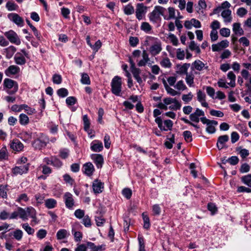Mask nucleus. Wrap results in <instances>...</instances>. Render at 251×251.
<instances>
[{"instance_id": "052dcab7", "label": "nucleus", "mask_w": 251, "mask_h": 251, "mask_svg": "<svg viewBox=\"0 0 251 251\" xmlns=\"http://www.w3.org/2000/svg\"><path fill=\"white\" fill-rule=\"evenodd\" d=\"M193 96L192 93L189 92L188 94L183 95L182 100L185 102H188L192 100Z\"/></svg>"}, {"instance_id": "5fc2aeb1", "label": "nucleus", "mask_w": 251, "mask_h": 251, "mask_svg": "<svg viewBox=\"0 0 251 251\" xmlns=\"http://www.w3.org/2000/svg\"><path fill=\"white\" fill-rule=\"evenodd\" d=\"M51 165L56 168H60L62 165L60 160L55 156L52 157V163Z\"/></svg>"}, {"instance_id": "79ce46f5", "label": "nucleus", "mask_w": 251, "mask_h": 251, "mask_svg": "<svg viewBox=\"0 0 251 251\" xmlns=\"http://www.w3.org/2000/svg\"><path fill=\"white\" fill-rule=\"evenodd\" d=\"M6 7L9 11H13L16 10L18 6L13 1H8L6 4Z\"/></svg>"}, {"instance_id": "0eeeda50", "label": "nucleus", "mask_w": 251, "mask_h": 251, "mask_svg": "<svg viewBox=\"0 0 251 251\" xmlns=\"http://www.w3.org/2000/svg\"><path fill=\"white\" fill-rule=\"evenodd\" d=\"M47 140L42 139L41 138H37L32 143V146L35 150H41L43 148H45L47 145Z\"/></svg>"}, {"instance_id": "f03ea898", "label": "nucleus", "mask_w": 251, "mask_h": 251, "mask_svg": "<svg viewBox=\"0 0 251 251\" xmlns=\"http://www.w3.org/2000/svg\"><path fill=\"white\" fill-rule=\"evenodd\" d=\"M122 78L116 75L113 77L111 82V92L116 96H121L122 94Z\"/></svg>"}, {"instance_id": "72a5a7b5", "label": "nucleus", "mask_w": 251, "mask_h": 251, "mask_svg": "<svg viewBox=\"0 0 251 251\" xmlns=\"http://www.w3.org/2000/svg\"><path fill=\"white\" fill-rule=\"evenodd\" d=\"M241 180L243 183L251 187V175L249 174L242 176Z\"/></svg>"}, {"instance_id": "c9c22d12", "label": "nucleus", "mask_w": 251, "mask_h": 251, "mask_svg": "<svg viewBox=\"0 0 251 251\" xmlns=\"http://www.w3.org/2000/svg\"><path fill=\"white\" fill-rule=\"evenodd\" d=\"M10 234L13 235L14 238L17 240L20 241L23 237V232L20 229H16L13 233H10Z\"/></svg>"}, {"instance_id": "b1692460", "label": "nucleus", "mask_w": 251, "mask_h": 251, "mask_svg": "<svg viewBox=\"0 0 251 251\" xmlns=\"http://www.w3.org/2000/svg\"><path fill=\"white\" fill-rule=\"evenodd\" d=\"M16 48L13 46H10L5 49L4 51L6 57L8 59L11 58L16 51Z\"/></svg>"}, {"instance_id": "412c9836", "label": "nucleus", "mask_w": 251, "mask_h": 251, "mask_svg": "<svg viewBox=\"0 0 251 251\" xmlns=\"http://www.w3.org/2000/svg\"><path fill=\"white\" fill-rule=\"evenodd\" d=\"M225 9H224V8L221 7V6H219L216 8L214 9L213 14L219 15L221 13V16H231V10Z\"/></svg>"}, {"instance_id": "680f3d73", "label": "nucleus", "mask_w": 251, "mask_h": 251, "mask_svg": "<svg viewBox=\"0 0 251 251\" xmlns=\"http://www.w3.org/2000/svg\"><path fill=\"white\" fill-rule=\"evenodd\" d=\"M84 211L80 209L76 210L75 212V216L78 219H81L83 218L84 215Z\"/></svg>"}, {"instance_id": "de8ad7c7", "label": "nucleus", "mask_w": 251, "mask_h": 251, "mask_svg": "<svg viewBox=\"0 0 251 251\" xmlns=\"http://www.w3.org/2000/svg\"><path fill=\"white\" fill-rule=\"evenodd\" d=\"M183 135L184 139L187 142H190L192 141V133L190 131L186 130L183 132Z\"/></svg>"}, {"instance_id": "a18cd8bd", "label": "nucleus", "mask_w": 251, "mask_h": 251, "mask_svg": "<svg viewBox=\"0 0 251 251\" xmlns=\"http://www.w3.org/2000/svg\"><path fill=\"white\" fill-rule=\"evenodd\" d=\"M26 22L27 24L29 25L30 27L32 29L34 35L36 37V38L40 40V35L38 33L37 29L35 28V27H34L33 25H32L31 24L30 21L28 19L26 20Z\"/></svg>"}, {"instance_id": "9d476101", "label": "nucleus", "mask_w": 251, "mask_h": 251, "mask_svg": "<svg viewBox=\"0 0 251 251\" xmlns=\"http://www.w3.org/2000/svg\"><path fill=\"white\" fill-rule=\"evenodd\" d=\"M93 189L95 194H99L102 192L104 184L98 179H95L93 182Z\"/></svg>"}, {"instance_id": "338daca9", "label": "nucleus", "mask_w": 251, "mask_h": 251, "mask_svg": "<svg viewBox=\"0 0 251 251\" xmlns=\"http://www.w3.org/2000/svg\"><path fill=\"white\" fill-rule=\"evenodd\" d=\"M47 232L45 229H41L38 230L37 233V236L40 239H42L47 235Z\"/></svg>"}, {"instance_id": "f257e3e1", "label": "nucleus", "mask_w": 251, "mask_h": 251, "mask_svg": "<svg viewBox=\"0 0 251 251\" xmlns=\"http://www.w3.org/2000/svg\"><path fill=\"white\" fill-rule=\"evenodd\" d=\"M3 85L4 90L9 95L14 94L18 90L17 82L10 78H6L4 79Z\"/></svg>"}, {"instance_id": "4d7b16f0", "label": "nucleus", "mask_w": 251, "mask_h": 251, "mask_svg": "<svg viewBox=\"0 0 251 251\" xmlns=\"http://www.w3.org/2000/svg\"><path fill=\"white\" fill-rule=\"evenodd\" d=\"M62 77L58 74H54L52 76V81L54 84H59L62 82Z\"/></svg>"}, {"instance_id": "bf43d9fd", "label": "nucleus", "mask_w": 251, "mask_h": 251, "mask_svg": "<svg viewBox=\"0 0 251 251\" xmlns=\"http://www.w3.org/2000/svg\"><path fill=\"white\" fill-rule=\"evenodd\" d=\"M122 194L127 199H129L132 195V191L129 188H125L122 191Z\"/></svg>"}, {"instance_id": "603ef678", "label": "nucleus", "mask_w": 251, "mask_h": 251, "mask_svg": "<svg viewBox=\"0 0 251 251\" xmlns=\"http://www.w3.org/2000/svg\"><path fill=\"white\" fill-rule=\"evenodd\" d=\"M232 165H235L239 162V158L236 156H232L226 160Z\"/></svg>"}, {"instance_id": "20e7f679", "label": "nucleus", "mask_w": 251, "mask_h": 251, "mask_svg": "<svg viewBox=\"0 0 251 251\" xmlns=\"http://www.w3.org/2000/svg\"><path fill=\"white\" fill-rule=\"evenodd\" d=\"M5 36L9 40V41L17 45L21 44V41L17 34L13 30H9L4 33Z\"/></svg>"}, {"instance_id": "2f4dec72", "label": "nucleus", "mask_w": 251, "mask_h": 251, "mask_svg": "<svg viewBox=\"0 0 251 251\" xmlns=\"http://www.w3.org/2000/svg\"><path fill=\"white\" fill-rule=\"evenodd\" d=\"M227 78L231 80L230 83L228 84L232 87L235 86V78L236 76L235 74L232 72L230 71L227 74Z\"/></svg>"}, {"instance_id": "3c124183", "label": "nucleus", "mask_w": 251, "mask_h": 251, "mask_svg": "<svg viewBox=\"0 0 251 251\" xmlns=\"http://www.w3.org/2000/svg\"><path fill=\"white\" fill-rule=\"evenodd\" d=\"M161 65L164 68H170L171 67L172 64L170 61V59L168 58H164L160 62Z\"/></svg>"}, {"instance_id": "f3484780", "label": "nucleus", "mask_w": 251, "mask_h": 251, "mask_svg": "<svg viewBox=\"0 0 251 251\" xmlns=\"http://www.w3.org/2000/svg\"><path fill=\"white\" fill-rule=\"evenodd\" d=\"M83 169L84 173L88 176H91L94 171V166L90 162L86 163L84 164Z\"/></svg>"}, {"instance_id": "37998d69", "label": "nucleus", "mask_w": 251, "mask_h": 251, "mask_svg": "<svg viewBox=\"0 0 251 251\" xmlns=\"http://www.w3.org/2000/svg\"><path fill=\"white\" fill-rule=\"evenodd\" d=\"M172 104L169 107V108L173 110H177L181 108V103L176 99Z\"/></svg>"}, {"instance_id": "393cba45", "label": "nucleus", "mask_w": 251, "mask_h": 251, "mask_svg": "<svg viewBox=\"0 0 251 251\" xmlns=\"http://www.w3.org/2000/svg\"><path fill=\"white\" fill-rule=\"evenodd\" d=\"M15 63L20 65H24L26 63V60L24 56H22L20 53H17L14 56Z\"/></svg>"}, {"instance_id": "c756f323", "label": "nucleus", "mask_w": 251, "mask_h": 251, "mask_svg": "<svg viewBox=\"0 0 251 251\" xmlns=\"http://www.w3.org/2000/svg\"><path fill=\"white\" fill-rule=\"evenodd\" d=\"M162 48L161 45L156 44L152 45L150 48V52L153 55H156L158 54L161 50Z\"/></svg>"}, {"instance_id": "f704fd0d", "label": "nucleus", "mask_w": 251, "mask_h": 251, "mask_svg": "<svg viewBox=\"0 0 251 251\" xmlns=\"http://www.w3.org/2000/svg\"><path fill=\"white\" fill-rule=\"evenodd\" d=\"M19 122L22 125H26L29 123V118L25 114H21L19 116Z\"/></svg>"}, {"instance_id": "e433bc0d", "label": "nucleus", "mask_w": 251, "mask_h": 251, "mask_svg": "<svg viewBox=\"0 0 251 251\" xmlns=\"http://www.w3.org/2000/svg\"><path fill=\"white\" fill-rule=\"evenodd\" d=\"M67 234V230L64 229H61L57 231L56 233V237L58 239L61 240L66 238Z\"/></svg>"}, {"instance_id": "6e6d98bb", "label": "nucleus", "mask_w": 251, "mask_h": 251, "mask_svg": "<svg viewBox=\"0 0 251 251\" xmlns=\"http://www.w3.org/2000/svg\"><path fill=\"white\" fill-rule=\"evenodd\" d=\"M77 101L75 97H69L66 100V102L68 105H74Z\"/></svg>"}, {"instance_id": "7c9ffc66", "label": "nucleus", "mask_w": 251, "mask_h": 251, "mask_svg": "<svg viewBox=\"0 0 251 251\" xmlns=\"http://www.w3.org/2000/svg\"><path fill=\"white\" fill-rule=\"evenodd\" d=\"M10 21L14 22L18 26H23L24 24V19L22 17H9Z\"/></svg>"}, {"instance_id": "c03bdc74", "label": "nucleus", "mask_w": 251, "mask_h": 251, "mask_svg": "<svg viewBox=\"0 0 251 251\" xmlns=\"http://www.w3.org/2000/svg\"><path fill=\"white\" fill-rule=\"evenodd\" d=\"M68 91L67 89L62 88L58 89L57 91V95L62 98H64L68 95Z\"/></svg>"}, {"instance_id": "cd10ccee", "label": "nucleus", "mask_w": 251, "mask_h": 251, "mask_svg": "<svg viewBox=\"0 0 251 251\" xmlns=\"http://www.w3.org/2000/svg\"><path fill=\"white\" fill-rule=\"evenodd\" d=\"M166 9L160 6H156L151 12V16H162Z\"/></svg>"}, {"instance_id": "49530a36", "label": "nucleus", "mask_w": 251, "mask_h": 251, "mask_svg": "<svg viewBox=\"0 0 251 251\" xmlns=\"http://www.w3.org/2000/svg\"><path fill=\"white\" fill-rule=\"evenodd\" d=\"M23 228L26 231V232L29 235H32L34 232V229L31 228L27 223H25L22 225Z\"/></svg>"}, {"instance_id": "864d4df0", "label": "nucleus", "mask_w": 251, "mask_h": 251, "mask_svg": "<svg viewBox=\"0 0 251 251\" xmlns=\"http://www.w3.org/2000/svg\"><path fill=\"white\" fill-rule=\"evenodd\" d=\"M210 114L213 116H216L218 117H223L224 115V113L219 110H216L212 109L209 112Z\"/></svg>"}, {"instance_id": "13d9d810", "label": "nucleus", "mask_w": 251, "mask_h": 251, "mask_svg": "<svg viewBox=\"0 0 251 251\" xmlns=\"http://www.w3.org/2000/svg\"><path fill=\"white\" fill-rule=\"evenodd\" d=\"M194 77L193 75H188V74L186 75V78H185L186 81V83H187V84L190 87H191L192 86V84L194 83Z\"/></svg>"}, {"instance_id": "c85d7f7f", "label": "nucleus", "mask_w": 251, "mask_h": 251, "mask_svg": "<svg viewBox=\"0 0 251 251\" xmlns=\"http://www.w3.org/2000/svg\"><path fill=\"white\" fill-rule=\"evenodd\" d=\"M190 67V64L185 63L182 66H178V71H177V73L180 75H187V70L189 67Z\"/></svg>"}, {"instance_id": "dca6fc26", "label": "nucleus", "mask_w": 251, "mask_h": 251, "mask_svg": "<svg viewBox=\"0 0 251 251\" xmlns=\"http://www.w3.org/2000/svg\"><path fill=\"white\" fill-rule=\"evenodd\" d=\"M91 158L94 160L97 167L99 168L102 167L103 163V158L101 154H95L91 155Z\"/></svg>"}, {"instance_id": "774afa93", "label": "nucleus", "mask_w": 251, "mask_h": 251, "mask_svg": "<svg viewBox=\"0 0 251 251\" xmlns=\"http://www.w3.org/2000/svg\"><path fill=\"white\" fill-rule=\"evenodd\" d=\"M206 98V95L204 93L202 92L201 90H199L197 92V99L200 102L201 101H203L205 100Z\"/></svg>"}, {"instance_id": "9b49d317", "label": "nucleus", "mask_w": 251, "mask_h": 251, "mask_svg": "<svg viewBox=\"0 0 251 251\" xmlns=\"http://www.w3.org/2000/svg\"><path fill=\"white\" fill-rule=\"evenodd\" d=\"M66 206L68 208H72L74 205V200L73 195L70 193H66L64 196Z\"/></svg>"}, {"instance_id": "a211bd4d", "label": "nucleus", "mask_w": 251, "mask_h": 251, "mask_svg": "<svg viewBox=\"0 0 251 251\" xmlns=\"http://www.w3.org/2000/svg\"><path fill=\"white\" fill-rule=\"evenodd\" d=\"M148 7L143 3H138L136 8V16L145 15L147 12Z\"/></svg>"}, {"instance_id": "69168bd1", "label": "nucleus", "mask_w": 251, "mask_h": 251, "mask_svg": "<svg viewBox=\"0 0 251 251\" xmlns=\"http://www.w3.org/2000/svg\"><path fill=\"white\" fill-rule=\"evenodd\" d=\"M230 29L227 28H222L220 30V34L223 37H228L230 35Z\"/></svg>"}, {"instance_id": "8fccbe9b", "label": "nucleus", "mask_w": 251, "mask_h": 251, "mask_svg": "<svg viewBox=\"0 0 251 251\" xmlns=\"http://www.w3.org/2000/svg\"><path fill=\"white\" fill-rule=\"evenodd\" d=\"M82 223L85 227H89L91 226V219L88 215H86L83 217Z\"/></svg>"}, {"instance_id": "2eb2a0df", "label": "nucleus", "mask_w": 251, "mask_h": 251, "mask_svg": "<svg viewBox=\"0 0 251 251\" xmlns=\"http://www.w3.org/2000/svg\"><path fill=\"white\" fill-rule=\"evenodd\" d=\"M16 212L17 213L18 217L22 219L24 221L28 219L27 207L25 209H24L22 207H18Z\"/></svg>"}, {"instance_id": "58836bf2", "label": "nucleus", "mask_w": 251, "mask_h": 251, "mask_svg": "<svg viewBox=\"0 0 251 251\" xmlns=\"http://www.w3.org/2000/svg\"><path fill=\"white\" fill-rule=\"evenodd\" d=\"M142 217L144 221V227L148 229L150 227V219L144 213L142 214Z\"/></svg>"}, {"instance_id": "1a4fd4ad", "label": "nucleus", "mask_w": 251, "mask_h": 251, "mask_svg": "<svg viewBox=\"0 0 251 251\" xmlns=\"http://www.w3.org/2000/svg\"><path fill=\"white\" fill-rule=\"evenodd\" d=\"M20 71V69L18 66L11 65L5 70L4 73L6 76L10 77L12 75L18 74Z\"/></svg>"}, {"instance_id": "5701e85b", "label": "nucleus", "mask_w": 251, "mask_h": 251, "mask_svg": "<svg viewBox=\"0 0 251 251\" xmlns=\"http://www.w3.org/2000/svg\"><path fill=\"white\" fill-rule=\"evenodd\" d=\"M193 65L194 66L195 69L198 71H201L203 69L208 70V66H206L205 64H204L200 60H195L193 63Z\"/></svg>"}, {"instance_id": "4be33fe9", "label": "nucleus", "mask_w": 251, "mask_h": 251, "mask_svg": "<svg viewBox=\"0 0 251 251\" xmlns=\"http://www.w3.org/2000/svg\"><path fill=\"white\" fill-rule=\"evenodd\" d=\"M142 59L141 60H140L137 63V65L139 67L145 66L146 65V64L150 61L149 54L145 50H143L142 54Z\"/></svg>"}, {"instance_id": "4c0bfd02", "label": "nucleus", "mask_w": 251, "mask_h": 251, "mask_svg": "<svg viewBox=\"0 0 251 251\" xmlns=\"http://www.w3.org/2000/svg\"><path fill=\"white\" fill-rule=\"evenodd\" d=\"M81 82L83 84H90V79L89 75L86 73H82L81 74Z\"/></svg>"}, {"instance_id": "6e6552de", "label": "nucleus", "mask_w": 251, "mask_h": 251, "mask_svg": "<svg viewBox=\"0 0 251 251\" xmlns=\"http://www.w3.org/2000/svg\"><path fill=\"white\" fill-rule=\"evenodd\" d=\"M29 165L28 164H26L24 165H21L19 166H16L12 170V172L14 174L21 175H22L23 174L26 173L28 171Z\"/></svg>"}, {"instance_id": "39448f33", "label": "nucleus", "mask_w": 251, "mask_h": 251, "mask_svg": "<svg viewBox=\"0 0 251 251\" xmlns=\"http://www.w3.org/2000/svg\"><path fill=\"white\" fill-rule=\"evenodd\" d=\"M22 109H24L29 115H31L35 112V109H32L26 104H22L20 105L15 104L11 107L12 110L14 112H20L22 110Z\"/></svg>"}, {"instance_id": "a878e982", "label": "nucleus", "mask_w": 251, "mask_h": 251, "mask_svg": "<svg viewBox=\"0 0 251 251\" xmlns=\"http://www.w3.org/2000/svg\"><path fill=\"white\" fill-rule=\"evenodd\" d=\"M233 31L235 34L239 36H241L244 34V31L241 27L240 24L239 23H235L233 25Z\"/></svg>"}, {"instance_id": "ea45409f", "label": "nucleus", "mask_w": 251, "mask_h": 251, "mask_svg": "<svg viewBox=\"0 0 251 251\" xmlns=\"http://www.w3.org/2000/svg\"><path fill=\"white\" fill-rule=\"evenodd\" d=\"M83 121L84 124V129L85 131H88L90 128V122L87 115L83 116Z\"/></svg>"}, {"instance_id": "ddd939ff", "label": "nucleus", "mask_w": 251, "mask_h": 251, "mask_svg": "<svg viewBox=\"0 0 251 251\" xmlns=\"http://www.w3.org/2000/svg\"><path fill=\"white\" fill-rule=\"evenodd\" d=\"M91 150L95 152H100L103 150V145L101 142L99 140H94L91 143Z\"/></svg>"}, {"instance_id": "09e8293b", "label": "nucleus", "mask_w": 251, "mask_h": 251, "mask_svg": "<svg viewBox=\"0 0 251 251\" xmlns=\"http://www.w3.org/2000/svg\"><path fill=\"white\" fill-rule=\"evenodd\" d=\"M169 140L170 141H166L164 144L167 148L171 149L173 148V144L175 143V135L172 134Z\"/></svg>"}, {"instance_id": "4468645a", "label": "nucleus", "mask_w": 251, "mask_h": 251, "mask_svg": "<svg viewBox=\"0 0 251 251\" xmlns=\"http://www.w3.org/2000/svg\"><path fill=\"white\" fill-rule=\"evenodd\" d=\"M229 140V137L227 135H224L222 136H220L218 138V141L217 143V147L218 148L219 150H222L224 147V145Z\"/></svg>"}, {"instance_id": "6ab92c4d", "label": "nucleus", "mask_w": 251, "mask_h": 251, "mask_svg": "<svg viewBox=\"0 0 251 251\" xmlns=\"http://www.w3.org/2000/svg\"><path fill=\"white\" fill-rule=\"evenodd\" d=\"M28 212V217H29L32 219V223H34V224L38 223L39 221L37 220L36 217V211L32 207H27Z\"/></svg>"}, {"instance_id": "f8f14e48", "label": "nucleus", "mask_w": 251, "mask_h": 251, "mask_svg": "<svg viewBox=\"0 0 251 251\" xmlns=\"http://www.w3.org/2000/svg\"><path fill=\"white\" fill-rule=\"evenodd\" d=\"M10 148L14 151H20L24 148V145L19 140L14 139L10 143Z\"/></svg>"}, {"instance_id": "a19ab883", "label": "nucleus", "mask_w": 251, "mask_h": 251, "mask_svg": "<svg viewBox=\"0 0 251 251\" xmlns=\"http://www.w3.org/2000/svg\"><path fill=\"white\" fill-rule=\"evenodd\" d=\"M8 157L7 149L5 146L2 147L0 150V160L6 159Z\"/></svg>"}, {"instance_id": "0e129e2a", "label": "nucleus", "mask_w": 251, "mask_h": 251, "mask_svg": "<svg viewBox=\"0 0 251 251\" xmlns=\"http://www.w3.org/2000/svg\"><path fill=\"white\" fill-rule=\"evenodd\" d=\"M237 151H239V154L243 158H246L249 155V151L247 149H241V148H239Z\"/></svg>"}, {"instance_id": "aec40b11", "label": "nucleus", "mask_w": 251, "mask_h": 251, "mask_svg": "<svg viewBox=\"0 0 251 251\" xmlns=\"http://www.w3.org/2000/svg\"><path fill=\"white\" fill-rule=\"evenodd\" d=\"M207 5L205 0H199L198 5L196 6V10L199 14L203 13V10L206 9Z\"/></svg>"}, {"instance_id": "473e14b6", "label": "nucleus", "mask_w": 251, "mask_h": 251, "mask_svg": "<svg viewBox=\"0 0 251 251\" xmlns=\"http://www.w3.org/2000/svg\"><path fill=\"white\" fill-rule=\"evenodd\" d=\"M124 11L126 15H131L134 12V8L131 4H128L124 7Z\"/></svg>"}, {"instance_id": "bb28decb", "label": "nucleus", "mask_w": 251, "mask_h": 251, "mask_svg": "<svg viewBox=\"0 0 251 251\" xmlns=\"http://www.w3.org/2000/svg\"><path fill=\"white\" fill-rule=\"evenodd\" d=\"M45 205L48 209H52L56 207L57 201L53 199H48L45 200Z\"/></svg>"}, {"instance_id": "423d86ee", "label": "nucleus", "mask_w": 251, "mask_h": 251, "mask_svg": "<svg viewBox=\"0 0 251 251\" xmlns=\"http://www.w3.org/2000/svg\"><path fill=\"white\" fill-rule=\"evenodd\" d=\"M204 112L199 108H197L194 113L190 115L189 118L192 122L198 123L201 121V118L199 117L201 116L204 117Z\"/></svg>"}, {"instance_id": "7ed1b4c3", "label": "nucleus", "mask_w": 251, "mask_h": 251, "mask_svg": "<svg viewBox=\"0 0 251 251\" xmlns=\"http://www.w3.org/2000/svg\"><path fill=\"white\" fill-rule=\"evenodd\" d=\"M201 121L203 124L207 125L206 128V131L208 133H214L216 131L215 127L214 126L218 125V122L214 120H210L207 119L205 117H202L201 118Z\"/></svg>"}, {"instance_id": "e2e57ef3", "label": "nucleus", "mask_w": 251, "mask_h": 251, "mask_svg": "<svg viewBox=\"0 0 251 251\" xmlns=\"http://www.w3.org/2000/svg\"><path fill=\"white\" fill-rule=\"evenodd\" d=\"M129 44L131 47H135L139 43V39L136 37H130L129 40Z\"/></svg>"}]
</instances>
